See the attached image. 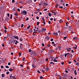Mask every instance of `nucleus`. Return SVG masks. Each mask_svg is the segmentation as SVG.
<instances>
[{
  "mask_svg": "<svg viewBox=\"0 0 79 79\" xmlns=\"http://www.w3.org/2000/svg\"><path fill=\"white\" fill-rule=\"evenodd\" d=\"M2 77H5V74L2 73Z\"/></svg>",
  "mask_w": 79,
  "mask_h": 79,
  "instance_id": "12",
  "label": "nucleus"
},
{
  "mask_svg": "<svg viewBox=\"0 0 79 79\" xmlns=\"http://www.w3.org/2000/svg\"><path fill=\"white\" fill-rule=\"evenodd\" d=\"M43 23L44 24V25L45 24V21H43Z\"/></svg>",
  "mask_w": 79,
  "mask_h": 79,
  "instance_id": "52",
  "label": "nucleus"
},
{
  "mask_svg": "<svg viewBox=\"0 0 79 79\" xmlns=\"http://www.w3.org/2000/svg\"><path fill=\"white\" fill-rule=\"evenodd\" d=\"M72 26H69L68 28V29L69 31H71V29H72Z\"/></svg>",
  "mask_w": 79,
  "mask_h": 79,
  "instance_id": "4",
  "label": "nucleus"
},
{
  "mask_svg": "<svg viewBox=\"0 0 79 79\" xmlns=\"http://www.w3.org/2000/svg\"><path fill=\"white\" fill-rule=\"evenodd\" d=\"M7 15L8 17H9V16H10V14L9 13H8Z\"/></svg>",
  "mask_w": 79,
  "mask_h": 79,
  "instance_id": "39",
  "label": "nucleus"
},
{
  "mask_svg": "<svg viewBox=\"0 0 79 79\" xmlns=\"http://www.w3.org/2000/svg\"><path fill=\"white\" fill-rule=\"evenodd\" d=\"M59 8H61V9L63 8V6H60L59 7Z\"/></svg>",
  "mask_w": 79,
  "mask_h": 79,
  "instance_id": "50",
  "label": "nucleus"
},
{
  "mask_svg": "<svg viewBox=\"0 0 79 79\" xmlns=\"http://www.w3.org/2000/svg\"><path fill=\"white\" fill-rule=\"evenodd\" d=\"M45 39H47V40H50V37H48V36H46L45 37Z\"/></svg>",
  "mask_w": 79,
  "mask_h": 79,
  "instance_id": "5",
  "label": "nucleus"
},
{
  "mask_svg": "<svg viewBox=\"0 0 79 79\" xmlns=\"http://www.w3.org/2000/svg\"><path fill=\"white\" fill-rule=\"evenodd\" d=\"M17 10L18 11H20V9H18Z\"/></svg>",
  "mask_w": 79,
  "mask_h": 79,
  "instance_id": "54",
  "label": "nucleus"
},
{
  "mask_svg": "<svg viewBox=\"0 0 79 79\" xmlns=\"http://www.w3.org/2000/svg\"><path fill=\"white\" fill-rule=\"evenodd\" d=\"M37 72L38 73H40V74L41 73L40 72V71H39V70H37Z\"/></svg>",
  "mask_w": 79,
  "mask_h": 79,
  "instance_id": "33",
  "label": "nucleus"
},
{
  "mask_svg": "<svg viewBox=\"0 0 79 79\" xmlns=\"http://www.w3.org/2000/svg\"><path fill=\"white\" fill-rule=\"evenodd\" d=\"M59 22L60 23H62V22H63V20H62V19H60L59 21Z\"/></svg>",
  "mask_w": 79,
  "mask_h": 79,
  "instance_id": "23",
  "label": "nucleus"
},
{
  "mask_svg": "<svg viewBox=\"0 0 79 79\" xmlns=\"http://www.w3.org/2000/svg\"><path fill=\"white\" fill-rule=\"evenodd\" d=\"M13 37H14V39H17V40H18V39H19V38H18V36H13Z\"/></svg>",
  "mask_w": 79,
  "mask_h": 79,
  "instance_id": "6",
  "label": "nucleus"
},
{
  "mask_svg": "<svg viewBox=\"0 0 79 79\" xmlns=\"http://www.w3.org/2000/svg\"><path fill=\"white\" fill-rule=\"evenodd\" d=\"M5 67L6 68H7V69L9 68V66H8L6 65Z\"/></svg>",
  "mask_w": 79,
  "mask_h": 79,
  "instance_id": "27",
  "label": "nucleus"
},
{
  "mask_svg": "<svg viewBox=\"0 0 79 79\" xmlns=\"http://www.w3.org/2000/svg\"><path fill=\"white\" fill-rule=\"evenodd\" d=\"M71 52H72V53H74V50H72L71 51Z\"/></svg>",
  "mask_w": 79,
  "mask_h": 79,
  "instance_id": "55",
  "label": "nucleus"
},
{
  "mask_svg": "<svg viewBox=\"0 0 79 79\" xmlns=\"http://www.w3.org/2000/svg\"><path fill=\"white\" fill-rule=\"evenodd\" d=\"M42 45L43 47H44V46H45V45L44 44L42 43Z\"/></svg>",
  "mask_w": 79,
  "mask_h": 79,
  "instance_id": "44",
  "label": "nucleus"
},
{
  "mask_svg": "<svg viewBox=\"0 0 79 79\" xmlns=\"http://www.w3.org/2000/svg\"><path fill=\"white\" fill-rule=\"evenodd\" d=\"M37 11H38L39 12L40 11V9H37Z\"/></svg>",
  "mask_w": 79,
  "mask_h": 79,
  "instance_id": "49",
  "label": "nucleus"
},
{
  "mask_svg": "<svg viewBox=\"0 0 79 79\" xmlns=\"http://www.w3.org/2000/svg\"><path fill=\"white\" fill-rule=\"evenodd\" d=\"M31 27V26H29L28 27H27V29H29Z\"/></svg>",
  "mask_w": 79,
  "mask_h": 79,
  "instance_id": "37",
  "label": "nucleus"
},
{
  "mask_svg": "<svg viewBox=\"0 0 79 79\" xmlns=\"http://www.w3.org/2000/svg\"><path fill=\"white\" fill-rule=\"evenodd\" d=\"M51 12L52 13H53L54 15H57V12H56L55 11H53V10H51Z\"/></svg>",
  "mask_w": 79,
  "mask_h": 79,
  "instance_id": "2",
  "label": "nucleus"
},
{
  "mask_svg": "<svg viewBox=\"0 0 79 79\" xmlns=\"http://www.w3.org/2000/svg\"><path fill=\"white\" fill-rule=\"evenodd\" d=\"M72 62H71V61H69V64H71V63Z\"/></svg>",
  "mask_w": 79,
  "mask_h": 79,
  "instance_id": "61",
  "label": "nucleus"
},
{
  "mask_svg": "<svg viewBox=\"0 0 79 79\" xmlns=\"http://www.w3.org/2000/svg\"><path fill=\"white\" fill-rule=\"evenodd\" d=\"M4 29H5L7 30V28H6V26L4 27Z\"/></svg>",
  "mask_w": 79,
  "mask_h": 79,
  "instance_id": "35",
  "label": "nucleus"
},
{
  "mask_svg": "<svg viewBox=\"0 0 79 79\" xmlns=\"http://www.w3.org/2000/svg\"><path fill=\"white\" fill-rule=\"evenodd\" d=\"M39 23H40V22H37V25L38 26L39 24Z\"/></svg>",
  "mask_w": 79,
  "mask_h": 79,
  "instance_id": "36",
  "label": "nucleus"
},
{
  "mask_svg": "<svg viewBox=\"0 0 79 79\" xmlns=\"http://www.w3.org/2000/svg\"><path fill=\"white\" fill-rule=\"evenodd\" d=\"M43 77H42V76H41L40 77V79H43Z\"/></svg>",
  "mask_w": 79,
  "mask_h": 79,
  "instance_id": "34",
  "label": "nucleus"
},
{
  "mask_svg": "<svg viewBox=\"0 0 79 79\" xmlns=\"http://www.w3.org/2000/svg\"><path fill=\"white\" fill-rule=\"evenodd\" d=\"M43 5H44V6H48V4L47 3V2H45L43 4Z\"/></svg>",
  "mask_w": 79,
  "mask_h": 79,
  "instance_id": "10",
  "label": "nucleus"
},
{
  "mask_svg": "<svg viewBox=\"0 0 79 79\" xmlns=\"http://www.w3.org/2000/svg\"><path fill=\"white\" fill-rule=\"evenodd\" d=\"M45 31H46V29H45L44 28L42 30V31H43V32H45Z\"/></svg>",
  "mask_w": 79,
  "mask_h": 79,
  "instance_id": "20",
  "label": "nucleus"
},
{
  "mask_svg": "<svg viewBox=\"0 0 79 79\" xmlns=\"http://www.w3.org/2000/svg\"><path fill=\"white\" fill-rule=\"evenodd\" d=\"M52 14H51L50 13H49L48 14V15H49V16H50V17H51V16H52Z\"/></svg>",
  "mask_w": 79,
  "mask_h": 79,
  "instance_id": "21",
  "label": "nucleus"
},
{
  "mask_svg": "<svg viewBox=\"0 0 79 79\" xmlns=\"http://www.w3.org/2000/svg\"><path fill=\"white\" fill-rule=\"evenodd\" d=\"M67 56V55H66V53H65L64 55L65 57H66Z\"/></svg>",
  "mask_w": 79,
  "mask_h": 79,
  "instance_id": "51",
  "label": "nucleus"
},
{
  "mask_svg": "<svg viewBox=\"0 0 79 79\" xmlns=\"http://www.w3.org/2000/svg\"><path fill=\"white\" fill-rule=\"evenodd\" d=\"M10 64H11V63H10V62H9V63H8V65H10Z\"/></svg>",
  "mask_w": 79,
  "mask_h": 79,
  "instance_id": "46",
  "label": "nucleus"
},
{
  "mask_svg": "<svg viewBox=\"0 0 79 79\" xmlns=\"http://www.w3.org/2000/svg\"><path fill=\"white\" fill-rule=\"evenodd\" d=\"M28 3H32V0H29Z\"/></svg>",
  "mask_w": 79,
  "mask_h": 79,
  "instance_id": "19",
  "label": "nucleus"
},
{
  "mask_svg": "<svg viewBox=\"0 0 79 79\" xmlns=\"http://www.w3.org/2000/svg\"><path fill=\"white\" fill-rule=\"evenodd\" d=\"M70 56L71 58H72V57H73V54H70Z\"/></svg>",
  "mask_w": 79,
  "mask_h": 79,
  "instance_id": "32",
  "label": "nucleus"
},
{
  "mask_svg": "<svg viewBox=\"0 0 79 79\" xmlns=\"http://www.w3.org/2000/svg\"><path fill=\"white\" fill-rule=\"evenodd\" d=\"M32 67H33V68H35V65L33 63V64L32 65Z\"/></svg>",
  "mask_w": 79,
  "mask_h": 79,
  "instance_id": "14",
  "label": "nucleus"
},
{
  "mask_svg": "<svg viewBox=\"0 0 79 79\" xmlns=\"http://www.w3.org/2000/svg\"><path fill=\"white\" fill-rule=\"evenodd\" d=\"M74 73L75 74V75H77V73L76 72V70H75V71H74Z\"/></svg>",
  "mask_w": 79,
  "mask_h": 79,
  "instance_id": "11",
  "label": "nucleus"
},
{
  "mask_svg": "<svg viewBox=\"0 0 79 79\" xmlns=\"http://www.w3.org/2000/svg\"><path fill=\"white\" fill-rule=\"evenodd\" d=\"M21 53H19V56H21Z\"/></svg>",
  "mask_w": 79,
  "mask_h": 79,
  "instance_id": "58",
  "label": "nucleus"
},
{
  "mask_svg": "<svg viewBox=\"0 0 79 79\" xmlns=\"http://www.w3.org/2000/svg\"><path fill=\"white\" fill-rule=\"evenodd\" d=\"M2 47H5V45H4V44H3L2 45Z\"/></svg>",
  "mask_w": 79,
  "mask_h": 79,
  "instance_id": "38",
  "label": "nucleus"
},
{
  "mask_svg": "<svg viewBox=\"0 0 79 79\" xmlns=\"http://www.w3.org/2000/svg\"><path fill=\"white\" fill-rule=\"evenodd\" d=\"M71 48H68L67 49V51H71Z\"/></svg>",
  "mask_w": 79,
  "mask_h": 79,
  "instance_id": "16",
  "label": "nucleus"
},
{
  "mask_svg": "<svg viewBox=\"0 0 79 79\" xmlns=\"http://www.w3.org/2000/svg\"><path fill=\"white\" fill-rule=\"evenodd\" d=\"M56 48H58L59 50H60L61 49V47H59L58 46H57L56 47Z\"/></svg>",
  "mask_w": 79,
  "mask_h": 79,
  "instance_id": "13",
  "label": "nucleus"
},
{
  "mask_svg": "<svg viewBox=\"0 0 79 79\" xmlns=\"http://www.w3.org/2000/svg\"><path fill=\"white\" fill-rule=\"evenodd\" d=\"M53 41V38H52L51 40V41Z\"/></svg>",
  "mask_w": 79,
  "mask_h": 79,
  "instance_id": "57",
  "label": "nucleus"
},
{
  "mask_svg": "<svg viewBox=\"0 0 79 79\" xmlns=\"http://www.w3.org/2000/svg\"><path fill=\"white\" fill-rule=\"evenodd\" d=\"M36 19H39V17H36Z\"/></svg>",
  "mask_w": 79,
  "mask_h": 79,
  "instance_id": "53",
  "label": "nucleus"
},
{
  "mask_svg": "<svg viewBox=\"0 0 79 79\" xmlns=\"http://www.w3.org/2000/svg\"><path fill=\"white\" fill-rule=\"evenodd\" d=\"M10 16H11V17H10V19H12V18H13V15H12V14H11L10 15Z\"/></svg>",
  "mask_w": 79,
  "mask_h": 79,
  "instance_id": "26",
  "label": "nucleus"
},
{
  "mask_svg": "<svg viewBox=\"0 0 79 79\" xmlns=\"http://www.w3.org/2000/svg\"><path fill=\"white\" fill-rule=\"evenodd\" d=\"M16 42L15 43V45H17V43H18V41H17V40H15Z\"/></svg>",
  "mask_w": 79,
  "mask_h": 79,
  "instance_id": "18",
  "label": "nucleus"
},
{
  "mask_svg": "<svg viewBox=\"0 0 79 79\" xmlns=\"http://www.w3.org/2000/svg\"><path fill=\"white\" fill-rule=\"evenodd\" d=\"M22 13L23 15H26V14H27V11H26V10H23V11Z\"/></svg>",
  "mask_w": 79,
  "mask_h": 79,
  "instance_id": "3",
  "label": "nucleus"
},
{
  "mask_svg": "<svg viewBox=\"0 0 79 79\" xmlns=\"http://www.w3.org/2000/svg\"><path fill=\"white\" fill-rule=\"evenodd\" d=\"M10 73V72H7L6 73V74H8Z\"/></svg>",
  "mask_w": 79,
  "mask_h": 79,
  "instance_id": "40",
  "label": "nucleus"
},
{
  "mask_svg": "<svg viewBox=\"0 0 79 79\" xmlns=\"http://www.w3.org/2000/svg\"><path fill=\"white\" fill-rule=\"evenodd\" d=\"M58 33H59V34H60L61 33L60 32V31H58Z\"/></svg>",
  "mask_w": 79,
  "mask_h": 79,
  "instance_id": "62",
  "label": "nucleus"
},
{
  "mask_svg": "<svg viewBox=\"0 0 79 79\" xmlns=\"http://www.w3.org/2000/svg\"><path fill=\"white\" fill-rule=\"evenodd\" d=\"M66 54L67 55H69V53H66Z\"/></svg>",
  "mask_w": 79,
  "mask_h": 79,
  "instance_id": "60",
  "label": "nucleus"
},
{
  "mask_svg": "<svg viewBox=\"0 0 79 79\" xmlns=\"http://www.w3.org/2000/svg\"><path fill=\"white\" fill-rule=\"evenodd\" d=\"M50 19L51 20V21H52V20H53V19L52 18H51Z\"/></svg>",
  "mask_w": 79,
  "mask_h": 79,
  "instance_id": "56",
  "label": "nucleus"
},
{
  "mask_svg": "<svg viewBox=\"0 0 79 79\" xmlns=\"http://www.w3.org/2000/svg\"><path fill=\"white\" fill-rule=\"evenodd\" d=\"M55 51V50H52H52H50V53H53V51Z\"/></svg>",
  "mask_w": 79,
  "mask_h": 79,
  "instance_id": "17",
  "label": "nucleus"
},
{
  "mask_svg": "<svg viewBox=\"0 0 79 79\" xmlns=\"http://www.w3.org/2000/svg\"><path fill=\"white\" fill-rule=\"evenodd\" d=\"M23 0H22L21 2H20V3H23Z\"/></svg>",
  "mask_w": 79,
  "mask_h": 79,
  "instance_id": "59",
  "label": "nucleus"
},
{
  "mask_svg": "<svg viewBox=\"0 0 79 79\" xmlns=\"http://www.w3.org/2000/svg\"><path fill=\"white\" fill-rule=\"evenodd\" d=\"M47 9L46 8V9H44V11H47Z\"/></svg>",
  "mask_w": 79,
  "mask_h": 79,
  "instance_id": "48",
  "label": "nucleus"
},
{
  "mask_svg": "<svg viewBox=\"0 0 79 79\" xmlns=\"http://www.w3.org/2000/svg\"><path fill=\"white\" fill-rule=\"evenodd\" d=\"M9 42L10 44H11L13 43V40H9Z\"/></svg>",
  "mask_w": 79,
  "mask_h": 79,
  "instance_id": "8",
  "label": "nucleus"
},
{
  "mask_svg": "<svg viewBox=\"0 0 79 79\" xmlns=\"http://www.w3.org/2000/svg\"><path fill=\"white\" fill-rule=\"evenodd\" d=\"M29 52H31V49H29Z\"/></svg>",
  "mask_w": 79,
  "mask_h": 79,
  "instance_id": "63",
  "label": "nucleus"
},
{
  "mask_svg": "<svg viewBox=\"0 0 79 79\" xmlns=\"http://www.w3.org/2000/svg\"><path fill=\"white\" fill-rule=\"evenodd\" d=\"M12 3H14L15 2V0H12Z\"/></svg>",
  "mask_w": 79,
  "mask_h": 79,
  "instance_id": "47",
  "label": "nucleus"
},
{
  "mask_svg": "<svg viewBox=\"0 0 79 79\" xmlns=\"http://www.w3.org/2000/svg\"><path fill=\"white\" fill-rule=\"evenodd\" d=\"M42 19L43 20V21H45V19H44V17H42Z\"/></svg>",
  "mask_w": 79,
  "mask_h": 79,
  "instance_id": "28",
  "label": "nucleus"
},
{
  "mask_svg": "<svg viewBox=\"0 0 79 79\" xmlns=\"http://www.w3.org/2000/svg\"><path fill=\"white\" fill-rule=\"evenodd\" d=\"M31 55H33V56H36L37 55V53L35 52H31Z\"/></svg>",
  "mask_w": 79,
  "mask_h": 79,
  "instance_id": "1",
  "label": "nucleus"
},
{
  "mask_svg": "<svg viewBox=\"0 0 79 79\" xmlns=\"http://www.w3.org/2000/svg\"><path fill=\"white\" fill-rule=\"evenodd\" d=\"M46 60L47 62V61H48V58H46Z\"/></svg>",
  "mask_w": 79,
  "mask_h": 79,
  "instance_id": "45",
  "label": "nucleus"
},
{
  "mask_svg": "<svg viewBox=\"0 0 79 79\" xmlns=\"http://www.w3.org/2000/svg\"><path fill=\"white\" fill-rule=\"evenodd\" d=\"M68 22H67L66 23V26H68Z\"/></svg>",
  "mask_w": 79,
  "mask_h": 79,
  "instance_id": "41",
  "label": "nucleus"
},
{
  "mask_svg": "<svg viewBox=\"0 0 79 79\" xmlns=\"http://www.w3.org/2000/svg\"><path fill=\"white\" fill-rule=\"evenodd\" d=\"M20 48H21V47H22V45H23V44H21L20 43Z\"/></svg>",
  "mask_w": 79,
  "mask_h": 79,
  "instance_id": "29",
  "label": "nucleus"
},
{
  "mask_svg": "<svg viewBox=\"0 0 79 79\" xmlns=\"http://www.w3.org/2000/svg\"><path fill=\"white\" fill-rule=\"evenodd\" d=\"M23 26H24V24H22L21 26V27H23Z\"/></svg>",
  "mask_w": 79,
  "mask_h": 79,
  "instance_id": "43",
  "label": "nucleus"
},
{
  "mask_svg": "<svg viewBox=\"0 0 79 79\" xmlns=\"http://www.w3.org/2000/svg\"><path fill=\"white\" fill-rule=\"evenodd\" d=\"M5 20H6V21H8V20H9V19L8 18H6L5 19Z\"/></svg>",
  "mask_w": 79,
  "mask_h": 79,
  "instance_id": "25",
  "label": "nucleus"
},
{
  "mask_svg": "<svg viewBox=\"0 0 79 79\" xmlns=\"http://www.w3.org/2000/svg\"><path fill=\"white\" fill-rule=\"evenodd\" d=\"M53 61H54V62H58V60L55 59H54L53 60Z\"/></svg>",
  "mask_w": 79,
  "mask_h": 79,
  "instance_id": "24",
  "label": "nucleus"
},
{
  "mask_svg": "<svg viewBox=\"0 0 79 79\" xmlns=\"http://www.w3.org/2000/svg\"><path fill=\"white\" fill-rule=\"evenodd\" d=\"M9 71H13V69H9Z\"/></svg>",
  "mask_w": 79,
  "mask_h": 79,
  "instance_id": "30",
  "label": "nucleus"
},
{
  "mask_svg": "<svg viewBox=\"0 0 79 79\" xmlns=\"http://www.w3.org/2000/svg\"><path fill=\"white\" fill-rule=\"evenodd\" d=\"M16 7H15L13 10V11H16Z\"/></svg>",
  "mask_w": 79,
  "mask_h": 79,
  "instance_id": "15",
  "label": "nucleus"
},
{
  "mask_svg": "<svg viewBox=\"0 0 79 79\" xmlns=\"http://www.w3.org/2000/svg\"><path fill=\"white\" fill-rule=\"evenodd\" d=\"M19 41H20L21 42H22V41H23V39L22 38L20 39Z\"/></svg>",
  "mask_w": 79,
  "mask_h": 79,
  "instance_id": "31",
  "label": "nucleus"
},
{
  "mask_svg": "<svg viewBox=\"0 0 79 79\" xmlns=\"http://www.w3.org/2000/svg\"><path fill=\"white\" fill-rule=\"evenodd\" d=\"M73 40H77V38L76 37H75L73 38Z\"/></svg>",
  "mask_w": 79,
  "mask_h": 79,
  "instance_id": "22",
  "label": "nucleus"
},
{
  "mask_svg": "<svg viewBox=\"0 0 79 79\" xmlns=\"http://www.w3.org/2000/svg\"><path fill=\"white\" fill-rule=\"evenodd\" d=\"M54 35H56V36H57V35H58V33L57 32H55L53 33Z\"/></svg>",
  "mask_w": 79,
  "mask_h": 79,
  "instance_id": "9",
  "label": "nucleus"
},
{
  "mask_svg": "<svg viewBox=\"0 0 79 79\" xmlns=\"http://www.w3.org/2000/svg\"><path fill=\"white\" fill-rule=\"evenodd\" d=\"M45 69L46 71H49V70H50V69L48 67L46 68Z\"/></svg>",
  "mask_w": 79,
  "mask_h": 79,
  "instance_id": "7",
  "label": "nucleus"
},
{
  "mask_svg": "<svg viewBox=\"0 0 79 79\" xmlns=\"http://www.w3.org/2000/svg\"><path fill=\"white\" fill-rule=\"evenodd\" d=\"M26 21H27V20H29V18L28 17L27 18V19H26Z\"/></svg>",
  "mask_w": 79,
  "mask_h": 79,
  "instance_id": "42",
  "label": "nucleus"
},
{
  "mask_svg": "<svg viewBox=\"0 0 79 79\" xmlns=\"http://www.w3.org/2000/svg\"><path fill=\"white\" fill-rule=\"evenodd\" d=\"M61 64H62L63 65V64H64V62H62L61 63Z\"/></svg>",
  "mask_w": 79,
  "mask_h": 79,
  "instance_id": "64",
  "label": "nucleus"
}]
</instances>
